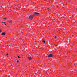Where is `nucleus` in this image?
Segmentation results:
<instances>
[{
  "mask_svg": "<svg viewBox=\"0 0 77 77\" xmlns=\"http://www.w3.org/2000/svg\"><path fill=\"white\" fill-rule=\"evenodd\" d=\"M53 57V54H50L48 56V57Z\"/></svg>",
  "mask_w": 77,
  "mask_h": 77,
  "instance_id": "obj_2",
  "label": "nucleus"
},
{
  "mask_svg": "<svg viewBox=\"0 0 77 77\" xmlns=\"http://www.w3.org/2000/svg\"><path fill=\"white\" fill-rule=\"evenodd\" d=\"M43 42H44V43H45V41H44V40H43Z\"/></svg>",
  "mask_w": 77,
  "mask_h": 77,
  "instance_id": "obj_9",
  "label": "nucleus"
},
{
  "mask_svg": "<svg viewBox=\"0 0 77 77\" xmlns=\"http://www.w3.org/2000/svg\"><path fill=\"white\" fill-rule=\"evenodd\" d=\"M19 62V61H18V60H17V62Z\"/></svg>",
  "mask_w": 77,
  "mask_h": 77,
  "instance_id": "obj_14",
  "label": "nucleus"
},
{
  "mask_svg": "<svg viewBox=\"0 0 77 77\" xmlns=\"http://www.w3.org/2000/svg\"><path fill=\"white\" fill-rule=\"evenodd\" d=\"M9 23H12V20H10L8 21Z\"/></svg>",
  "mask_w": 77,
  "mask_h": 77,
  "instance_id": "obj_4",
  "label": "nucleus"
},
{
  "mask_svg": "<svg viewBox=\"0 0 77 77\" xmlns=\"http://www.w3.org/2000/svg\"><path fill=\"white\" fill-rule=\"evenodd\" d=\"M28 59H29V60H30L31 59H32V58H31V57H28Z\"/></svg>",
  "mask_w": 77,
  "mask_h": 77,
  "instance_id": "obj_5",
  "label": "nucleus"
},
{
  "mask_svg": "<svg viewBox=\"0 0 77 77\" xmlns=\"http://www.w3.org/2000/svg\"><path fill=\"white\" fill-rule=\"evenodd\" d=\"M2 32V31H1V29H0V33H1Z\"/></svg>",
  "mask_w": 77,
  "mask_h": 77,
  "instance_id": "obj_10",
  "label": "nucleus"
},
{
  "mask_svg": "<svg viewBox=\"0 0 77 77\" xmlns=\"http://www.w3.org/2000/svg\"><path fill=\"white\" fill-rule=\"evenodd\" d=\"M6 34V33L5 32H3L2 33L1 35H2V36H5Z\"/></svg>",
  "mask_w": 77,
  "mask_h": 77,
  "instance_id": "obj_3",
  "label": "nucleus"
},
{
  "mask_svg": "<svg viewBox=\"0 0 77 77\" xmlns=\"http://www.w3.org/2000/svg\"><path fill=\"white\" fill-rule=\"evenodd\" d=\"M7 18L6 17H5L3 19V20H6Z\"/></svg>",
  "mask_w": 77,
  "mask_h": 77,
  "instance_id": "obj_6",
  "label": "nucleus"
},
{
  "mask_svg": "<svg viewBox=\"0 0 77 77\" xmlns=\"http://www.w3.org/2000/svg\"><path fill=\"white\" fill-rule=\"evenodd\" d=\"M39 13H34L33 15H30L29 16V19H32L33 18V16H39Z\"/></svg>",
  "mask_w": 77,
  "mask_h": 77,
  "instance_id": "obj_1",
  "label": "nucleus"
},
{
  "mask_svg": "<svg viewBox=\"0 0 77 77\" xmlns=\"http://www.w3.org/2000/svg\"><path fill=\"white\" fill-rule=\"evenodd\" d=\"M2 23H4V24H5V25H6V22H2Z\"/></svg>",
  "mask_w": 77,
  "mask_h": 77,
  "instance_id": "obj_7",
  "label": "nucleus"
},
{
  "mask_svg": "<svg viewBox=\"0 0 77 77\" xmlns=\"http://www.w3.org/2000/svg\"><path fill=\"white\" fill-rule=\"evenodd\" d=\"M17 57H18V58H19V59H20V58H21V57L19 56H18Z\"/></svg>",
  "mask_w": 77,
  "mask_h": 77,
  "instance_id": "obj_8",
  "label": "nucleus"
},
{
  "mask_svg": "<svg viewBox=\"0 0 77 77\" xmlns=\"http://www.w3.org/2000/svg\"><path fill=\"white\" fill-rule=\"evenodd\" d=\"M56 38H57V37H56V36H55V38L56 39Z\"/></svg>",
  "mask_w": 77,
  "mask_h": 77,
  "instance_id": "obj_12",
  "label": "nucleus"
},
{
  "mask_svg": "<svg viewBox=\"0 0 77 77\" xmlns=\"http://www.w3.org/2000/svg\"><path fill=\"white\" fill-rule=\"evenodd\" d=\"M54 45L55 46H57V45H56L55 44H54Z\"/></svg>",
  "mask_w": 77,
  "mask_h": 77,
  "instance_id": "obj_13",
  "label": "nucleus"
},
{
  "mask_svg": "<svg viewBox=\"0 0 77 77\" xmlns=\"http://www.w3.org/2000/svg\"><path fill=\"white\" fill-rule=\"evenodd\" d=\"M48 9H49V8L47 9L48 10Z\"/></svg>",
  "mask_w": 77,
  "mask_h": 77,
  "instance_id": "obj_15",
  "label": "nucleus"
},
{
  "mask_svg": "<svg viewBox=\"0 0 77 77\" xmlns=\"http://www.w3.org/2000/svg\"><path fill=\"white\" fill-rule=\"evenodd\" d=\"M6 56H8V54H6Z\"/></svg>",
  "mask_w": 77,
  "mask_h": 77,
  "instance_id": "obj_11",
  "label": "nucleus"
}]
</instances>
